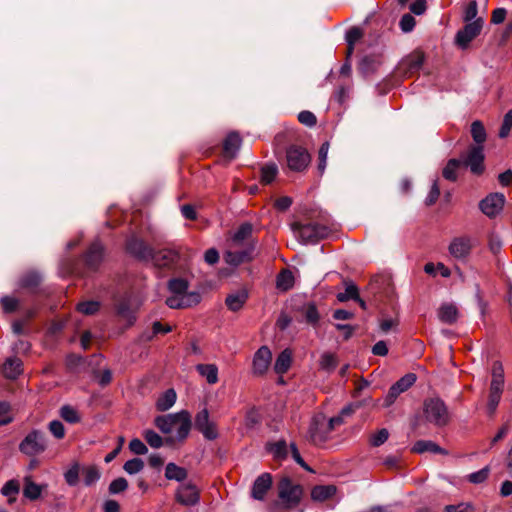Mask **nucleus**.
<instances>
[{"instance_id": "nucleus-1", "label": "nucleus", "mask_w": 512, "mask_h": 512, "mask_svg": "<svg viewBox=\"0 0 512 512\" xmlns=\"http://www.w3.org/2000/svg\"><path fill=\"white\" fill-rule=\"evenodd\" d=\"M291 228L305 244H316L327 238L331 233L329 227L314 221L308 223L294 222Z\"/></svg>"}, {"instance_id": "nucleus-2", "label": "nucleus", "mask_w": 512, "mask_h": 512, "mask_svg": "<svg viewBox=\"0 0 512 512\" xmlns=\"http://www.w3.org/2000/svg\"><path fill=\"white\" fill-rule=\"evenodd\" d=\"M423 414L428 423L436 427H444L450 421V413L445 402L439 397L425 399L423 403Z\"/></svg>"}, {"instance_id": "nucleus-3", "label": "nucleus", "mask_w": 512, "mask_h": 512, "mask_svg": "<svg viewBox=\"0 0 512 512\" xmlns=\"http://www.w3.org/2000/svg\"><path fill=\"white\" fill-rule=\"evenodd\" d=\"M48 447L47 434L44 431L33 429L20 442L19 451L32 457L42 454Z\"/></svg>"}, {"instance_id": "nucleus-4", "label": "nucleus", "mask_w": 512, "mask_h": 512, "mask_svg": "<svg viewBox=\"0 0 512 512\" xmlns=\"http://www.w3.org/2000/svg\"><path fill=\"white\" fill-rule=\"evenodd\" d=\"M278 497L284 503L286 508L296 507L300 504L303 495V487L300 484H294L288 477H282L278 484Z\"/></svg>"}, {"instance_id": "nucleus-5", "label": "nucleus", "mask_w": 512, "mask_h": 512, "mask_svg": "<svg viewBox=\"0 0 512 512\" xmlns=\"http://www.w3.org/2000/svg\"><path fill=\"white\" fill-rule=\"evenodd\" d=\"M484 22V18L479 17L471 23H465L455 35V45L461 50H467L470 47V43L481 34Z\"/></svg>"}, {"instance_id": "nucleus-6", "label": "nucleus", "mask_w": 512, "mask_h": 512, "mask_svg": "<svg viewBox=\"0 0 512 512\" xmlns=\"http://www.w3.org/2000/svg\"><path fill=\"white\" fill-rule=\"evenodd\" d=\"M286 159L291 170L301 172L308 167L311 157L305 148L291 145L287 148Z\"/></svg>"}, {"instance_id": "nucleus-7", "label": "nucleus", "mask_w": 512, "mask_h": 512, "mask_svg": "<svg viewBox=\"0 0 512 512\" xmlns=\"http://www.w3.org/2000/svg\"><path fill=\"white\" fill-rule=\"evenodd\" d=\"M484 160L483 145H471L461 162L463 166L470 168L472 174L481 175L485 170Z\"/></svg>"}, {"instance_id": "nucleus-8", "label": "nucleus", "mask_w": 512, "mask_h": 512, "mask_svg": "<svg viewBox=\"0 0 512 512\" xmlns=\"http://www.w3.org/2000/svg\"><path fill=\"white\" fill-rule=\"evenodd\" d=\"M175 500L183 506H195L200 501V490L192 481L182 483L175 491Z\"/></svg>"}, {"instance_id": "nucleus-9", "label": "nucleus", "mask_w": 512, "mask_h": 512, "mask_svg": "<svg viewBox=\"0 0 512 512\" xmlns=\"http://www.w3.org/2000/svg\"><path fill=\"white\" fill-rule=\"evenodd\" d=\"M424 60V53L416 50L400 61L397 66V72L403 77H411L413 74L419 72Z\"/></svg>"}, {"instance_id": "nucleus-10", "label": "nucleus", "mask_w": 512, "mask_h": 512, "mask_svg": "<svg viewBox=\"0 0 512 512\" xmlns=\"http://www.w3.org/2000/svg\"><path fill=\"white\" fill-rule=\"evenodd\" d=\"M417 380L414 373H407L396 381L390 388L384 399V407H390L397 399V397L407 391Z\"/></svg>"}, {"instance_id": "nucleus-11", "label": "nucleus", "mask_w": 512, "mask_h": 512, "mask_svg": "<svg viewBox=\"0 0 512 512\" xmlns=\"http://www.w3.org/2000/svg\"><path fill=\"white\" fill-rule=\"evenodd\" d=\"M126 250L140 261H149L153 248L137 236H131L126 241Z\"/></svg>"}, {"instance_id": "nucleus-12", "label": "nucleus", "mask_w": 512, "mask_h": 512, "mask_svg": "<svg viewBox=\"0 0 512 512\" xmlns=\"http://www.w3.org/2000/svg\"><path fill=\"white\" fill-rule=\"evenodd\" d=\"M505 203V196L502 193H491L479 202V209L489 218L495 217Z\"/></svg>"}, {"instance_id": "nucleus-13", "label": "nucleus", "mask_w": 512, "mask_h": 512, "mask_svg": "<svg viewBox=\"0 0 512 512\" xmlns=\"http://www.w3.org/2000/svg\"><path fill=\"white\" fill-rule=\"evenodd\" d=\"M201 294L198 291H192L183 296L173 294L167 297L165 303L169 308L172 309H184L196 306L201 302Z\"/></svg>"}, {"instance_id": "nucleus-14", "label": "nucleus", "mask_w": 512, "mask_h": 512, "mask_svg": "<svg viewBox=\"0 0 512 512\" xmlns=\"http://www.w3.org/2000/svg\"><path fill=\"white\" fill-rule=\"evenodd\" d=\"M331 433L327 426L325 417L323 415L315 416L309 427V439L315 445H320L326 442L328 435Z\"/></svg>"}, {"instance_id": "nucleus-15", "label": "nucleus", "mask_w": 512, "mask_h": 512, "mask_svg": "<svg viewBox=\"0 0 512 512\" xmlns=\"http://www.w3.org/2000/svg\"><path fill=\"white\" fill-rule=\"evenodd\" d=\"M179 253L173 249H161L155 251L153 249L150 261L160 268H172L179 261Z\"/></svg>"}, {"instance_id": "nucleus-16", "label": "nucleus", "mask_w": 512, "mask_h": 512, "mask_svg": "<svg viewBox=\"0 0 512 512\" xmlns=\"http://www.w3.org/2000/svg\"><path fill=\"white\" fill-rule=\"evenodd\" d=\"M104 257V247L98 241L93 242L85 252L83 260L90 271H96Z\"/></svg>"}, {"instance_id": "nucleus-17", "label": "nucleus", "mask_w": 512, "mask_h": 512, "mask_svg": "<svg viewBox=\"0 0 512 512\" xmlns=\"http://www.w3.org/2000/svg\"><path fill=\"white\" fill-rule=\"evenodd\" d=\"M114 310L118 317L127 321L128 327L132 326L136 321L129 296L124 295L115 298Z\"/></svg>"}, {"instance_id": "nucleus-18", "label": "nucleus", "mask_w": 512, "mask_h": 512, "mask_svg": "<svg viewBox=\"0 0 512 512\" xmlns=\"http://www.w3.org/2000/svg\"><path fill=\"white\" fill-rule=\"evenodd\" d=\"M272 360V353L267 346L260 347L253 357V373L261 376L266 373Z\"/></svg>"}, {"instance_id": "nucleus-19", "label": "nucleus", "mask_w": 512, "mask_h": 512, "mask_svg": "<svg viewBox=\"0 0 512 512\" xmlns=\"http://www.w3.org/2000/svg\"><path fill=\"white\" fill-rule=\"evenodd\" d=\"M381 54H369L361 58L358 63L357 71L364 78L375 73L382 64Z\"/></svg>"}, {"instance_id": "nucleus-20", "label": "nucleus", "mask_w": 512, "mask_h": 512, "mask_svg": "<svg viewBox=\"0 0 512 512\" xmlns=\"http://www.w3.org/2000/svg\"><path fill=\"white\" fill-rule=\"evenodd\" d=\"M272 487V476L270 473H262L253 482L251 496L255 500H264L266 493Z\"/></svg>"}, {"instance_id": "nucleus-21", "label": "nucleus", "mask_w": 512, "mask_h": 512, "mask_svg": "<svg viewBox=\"0 0 512 512\" xmlns=\"http://www.w3.org/2000/svg\"><path fill=\"white\" fill-rule=\"evenodd\" d=\"M176 435L178 438V443H183L192 428V420L191 415L187 410H181L177 412V420H176Z\"/></svg>"}, {"instance_id": "nucleus-22", "label": "nucleus", "mask_w": 512, "mask_h": 512, "mask_svg": "<svg viewBox=\"0 0 512 512\" xmlns=\"http://www.w3.org/2000/svg\"><path fill=\"white\" fill-rule=\"evenodd\" d=\"M241 137L237 132H230L223 141V156L229 160L236 157L241 145Z\"/></svg>"}, {"instance_id": "nucleus-23", "label": "nucleus", "mask_w": 512, "mask_h": 512, "mask_svg": "<svg viewBox=\"0 0 512 512\" xmlns=\"http://www.w3.org/2000/svg\"><path fill=\"white\" fill-rule=\"evenodd\" d=\"M299 312L308 325L313 328L318 327L321 317L315 302L309 301L304 303L299 309Z\"/></svg>"}, {"instance_id": "nucleus-24", "label": "nucleus", "mask_w": 512, "mask_h": 512, "mask_svg": "<svg viewBox=\"0 0 512 512\" xmlns=\"http://www.w3.org/2000/svg\"><path fill=\"white\" fill-rule=\"evenodd\" d=\"M254 248L250 247L241 251H227L224 254V260L227 264L232 266H239L242 263L252 260Z\"/></svg>"}, {"instance_id": "nucleus-25", "label": "nucleus", "mask_w": 512, "mask_h": 512, "mask_svg": "<svg viewBox=\"0 0 512 512\" xmlns=\"http://www.w3.org/2000/svg\"><path fill=\"white\" fill-rule=\"evenodd\" d=\"M470 250V241L468 238L464 237L455 238L449 246L450 254L456 258L466 257L470 253Z\"/></svg>"}, {"instance_id": "nucleus-26", "label": "nucleus", "mask_w": 512, "mask_h": 512, "mask_svg": "<svg viewBox=\"0 0 512 512\" xmlns=\"http://www.w3.org/2000/svg\"><path fill=\"white\" fill-rule=\"evenodd\" d=\"M413 453L422 454L430 452L433 454L446 455L447 451L431 440H418L411 448Z\"/></svg>"}, {"instance_id": "nucleus-27", "label": "nucleus", "mask_w": 512, "mask_h": 512, "mask_svg": "<svg viewBox=\"0 0 512 512\" xmlns=\"http://www.w3.org/2000/svg\"><path fill=\"white\" fill-rule=\"evenodd\" d=\"M177 412L169 413L166 415H159L154 419V425L163 433L171 434L174 427H176Z\"/></svg>"}, {"instance_id": "nucleus-28", "label": "nucleus", "mask_w": 512, "mask_h": 512, "mask_svg": "<svg viewBox=\"0 0 512 512\" xmlns=\"http://www.w3.org/2000/svg\"><path fill=\"white\" fill-rule=\"evenodd\" d=\"M337 492L335 485H316L311 490V498L316 502L331 499Z\"/></svg>"}, {"instance_id": "nucleus-29", "label": "nucleus", "mask_w": 512, "mask_h": 512, "mask_svg": "<svg viewBox=\"0 0 512 512\" xmlns=\"http://www.w3.org/2000/svg\"><path fill=\"white\" fill-rule=\"evenodd\" d=\"M42 282V276L36 271H29L25 273L19 281V285L23 289L34 293Z\"/></svg>"}, {"instance_id": "nucleus-30", "label": "nucleus", "mask_w": 512, "mask_h": 512, "mask_svg": "<svg viewBox=\"0 0 512 512\" xmlns=\"http://www.w3.org/2000/svg\"><path fill=\"white\" fill-rule=\"evenodd\" d=\"M22 361L17 357H9L3 364V374L8 379H16L22 373Z\"/></svg>"}, {"instance_id": "nucleus-31", "label": "nucleus", "mask_w": 512, "mask_h": 512, "mask_svg": "<svg viewBox=\"0 0 512 512\" xmlns=\"http://www.w3.org/2000/svg\"><path fill=\"white\" fill-rule=\"evenodd\" d=\"M438 317L441 322L452 325L458 319V309L454 304L444 303L438 309Z\"/></svg>"}, {"instance_id": "nucleus-32", "label": "nucleus", "mask_w": 512, "mask_h": 512, "mask_svg": "<svg viewBox=\"0 0 512 512\" xmlns=\"http://www.w3.org/2000/svg\"><path fill=\"white\" fill-rule=\"evenodd\" d=\"M165 478L167 480H174L177 482H184L188 477V471L186 468L178 466L174 462H169L165 466Z\"/></svg>"}, {"instance_id": "nucleus-33", "label": "nucleus", "mask_w": 512, "mask_h": 512, "mask_svg": "<svg viewBox=\"0 0 512 512\" xmlns=\"http://www.w3.org/2000/svg\"><path fill=\"white\" fill-rule=\"evenodd\" d=\"M295 278L291 270L282 269L276 276V288L282 292L291 290L294 286Z\"/></svg>"}, {"instance_id": "nucleus-34", "label": "nucleus", "mask_w": 512, "mask_h": 512, "mask_svg": "<svg viewBox=\"0 0 512 512\" xmlns=\"http://www.w3.org/2000/svg\"><path fill=\"white\" fill-rule=\"evenodd\" d=\"M266 450L277 460H285L288 457V446L284 439L276 442H268Z\"/></svg>"}, {"instance_id": "nucleus-35", "label": "nucleus", "mask_w": 512, "mask_h": 512, "mask_svg": "<svg viewBox=\"0 0 512 512\" xmlns=\"http://www.w3.org/2000/svg\"><path fill=\"white\" fill-rule=\"evenodd\" d=\"M177 395L174 389H167L156 401V409L160 412L169 410L176 402Z\"/></svg>"}, {"instance_id": "nucleus-36", "label": "nucleus", "mask_w": 512, "mask_h": 512, "mask_svg": "<svg viewBox=\"0 0 512 512\" xmlns=\"http://www.w3.org/2000/svg\"><path fill=\"white\" fill-rule=\"evenodd\" d=\"M247 299L248 293L246 291H239L237 293L229 294L226 297L225 304L229 310L237 312L243 307Z\"/></svg>"}, {"instance_id": "nucleus-37", "label": "nucleus", "mask_w": 512, "mask_h": 512, "mask_svg": "<svg viewBox=\"0 0 512 512\" xmlns=\"http://www.w3.org/2000/svg\"><path fill=\"white\" fill-rule=\"evenodd\" d=\"M42 485L35 483L30 477H25L23 495L31 501H35L40 498L42 493Z\"/></svg>"}, {"instance_id": "nucleus-38", "label": "nucleus", "mask_w": 512, "mask_h": 512, "mask_svg": "<svg viewBox=\"0 0 512 512\" xmlns=\"http://www.w3.org/2000/svg\"><path fill=\"white\" fill-rule=\"evenodd\" d=\"M292 361L291 351L288 349L283 350L276 358L274 370L278 374H284L290 368Z\"/></svg>"}, {"instance_id": "nucleus-39", "label": "nucleus", "mask_w": 512, "mask_h": 512, "mask_svg": "<svg viewBox=\"0 0 512 512\" xmlns=\"http://www.w3.org/2000/svg\"><path fill=\"white\" fill-rule=\"evenodd\" d=\"M197 372L206 378L209 384H215L218 381V368L215 364H198Z\"/></svg>"}, {"instance_id": "nucleus-40", "label": "nucleus", "mask_w": 512, "mask_h": 512, "mask_svg": "<svg viewBox=\"0 0 512 512\" xmlns=\"http://www.w3.org/2000/svg\"><path fill=\"white\" fill-rule=\"evenodd\" d=\"M462 166L460 159L451 158L442 170V175L446 180L455 182L457 180V170Z\"/></svg>"}, {"instance_id": "nucleus-41", "label": "nucleus", "mask_w": 512, "mask_h": 512, "mask_svg": "<svg viewBox=\"0 0 512 512\" xmlns=\"http://www.w3.org/2000/svg\"><path fill=\"white\" fill-rule=\"evenodd\" d=\"M81 473L83 475V481L86 486L95 484L101 477L100 470L95 465L81 468Z\"/></svg>"}, {"instance_id": "nucleus-42", "label": "nucleus", "mask_w": 512, "mask_h": 512, "mask_svg": "<svg viewBox=\"0 0 512 512\" xmlns=\"http://www.w3.org/2000/svg\"><path fill=\"white\" fill-rule=\"evenodd\" d=\"M189 288V282L186 279L183 278H172L168 281V289L171 293L176 295H185L188 294L187 292Z\"/></svg>"}, {"instance_id": "nucleus-43", "label": "nucleus", "mask_w": 512, "mask_h": 512, "mask_svg": "<svg viewBox=\"0 0 512 512\" xmlns=\"http://www.w3.org/2000/svg\"><path fill=\"white\" fill-rule=\"evenodd\" d=\"M471 136L475 141L476 145H483L486 141L487 135L483 123L479 120L472 122L471 124Z\"/></svg>"}, {"instance_id": "nucleus-44", "label": "nucleus", "mask_w": 512, "mask_h": 512, "mask_svg": "<svg viewBox=\"0 0 512 512\" xmlns=\"http://www.w3.org/2000/svg\"><path fill=\"white\" fill-rule=\"evenodd\" d=\"M19 491H20V484L15 479H11V480L7 481L1 488V493L4 496L9 497L8 501L10 504L16 500V496L18 495Z\"/></svg>"}, {"instance_id": "nucleus-45", "label": "nucleus", "mask_w": 512, "mask_h": 512, "mask_svg": "<svg viewBox=\"0 0 512 512\" xmlns=\"http://www.w3.org/2000/svg\"><path fill=\"white\" fill-rule=\"evenodd\" d=\"M172 330H173V328L169 324H162L160 321H155L152 324V333L151 334L144 333L142 335V338L144 339V341L149 342V341H152V339L156 335L167 334V333L171 332Z\"/></svg>"}, {"instance_id": "nucleus-46", "label": "nucleus", "mask_w": 512, "mask_h": 512, "mask_svg": "<svg viewBox=\"0 0 512 512\" xmlns=\"http://www.w3.org/2000/svg\"><path fill=\"white\" fill-rule=\"evenodd\" d=\"M80 472V464L78 462L73 463L71 467L64 473V479L66 483L71 487L78 485Z\"/></svg>"}, {"instance_id": "nucleus-47", "label": "nucleus", "mask_w": 512, "mask_h": 512, "mask_svg": "<svg viewBox=\"0 0 512 512\" xmlns=\"http://www.w3.org/2000/svg\"><path fill=\"white\" fill-rule=\"evenodd\" d=\"M143 437L147 444L154 449H159L164 446V439L152 429L145 430Z\"/></svg>"}, {"instance_id": "nucleus-48", "label": "nucleus", "mask_w": 512, "mask_h": 512, "mask_svg": "<svg viewBox=\"0 0 512 512\" xmlns=\"http://www.w3.org/2000/svg\"><path fill=\"white\" fill-rule=\"evenodd\" d=\"M253 232V225L249 222L242 223L233 236V241L240 244L242 241L248 239Z\"/></svg>"}, {"instance_id": "nucleus-49", "label": "nucleus", "mask_w": 512, "mask_h": 512, "mask_svg": "<svg viewBox=\"0 0 512 512\" xmlns=\"http://www.w3.org/2000/svg\"><path fill=\"white\" fill-rule=\"evenodd\" d=\"M358 294H359L358 287L353 282H349L346 284L345 291L337 294V300L339 302L355 300L356 298H358Z\"/></svg>"}, {"instance_id": "nucleus-50", "label": "nucleus", "mask_w": 512, "mask_h": 512, "mask_svg": "<svg viewBox=\"0 0 512 512\" xmlns=\"http://www.w3.org/2000/svg\"><path fill=\"white\" fill-rule=\"evenodd\" d=\"M338 365V359L335 354L330 352H325L322 354L320 359V367L321 369L331 372L334 371Z\"/></svg>"}, {"instance_id": "nucleus-51", "label": "nucleus", "mask_w": 512, "mask_h": 512, "mask_svg": "<svg viewBox=\"0 0 512 512\" xmlns=\"http://www.w3.org/2000/svg\"><path fill=\"white\" fill-rule=\"evenodd\" d=\"M60 416L70 424H76L81 420L77 410L70 405H64L61 407Z\"/></svg>"}, {"instance_id": "nucleus-52", "label": "nucleus", "mask_w": 512, "mask_h": 512, "mask_svg": "<svg viewBox=\"0 0 512 512\" xmlns=\"http://www.w3.org/2000/svg\"><path fill=\"white\" fill-rule=\"evenodd\" d=\"M478 14V4L476 0H471L466 7L464 8L462 20L465 23H471L475 19H477Z\"/></svg>"}, {"instance_id": "nucleus-53", "label": "nucleus", "mask_w": 512, "mask_h": 512, "mask_svg": "<svg viewBox=\"0 0 512 512\" xmlns=\"http://www.w3.org/2000/svg\"><path fill=\"white\" fill-rule=\"evenodd\" d=\"M277 173L278 169L275 164L265 165L261 169V183L265 185L272 183Z\"/></svg>"}, {"instance_id": "nucleus-54", "label": "nucleus", "mask_w": 512, "mask_h": 512, "mask_svg": "<svg viewBox=\"0 0 512 512\" xmlns=\"http://www.w3.org/2000/svg\"><path fill=\"white\" fill-rule=\"evenodd\" d=\"M144 465V461L141 458H133L125 462L123 469L126 473L134 475L142 471Z\"/></svg>"}, {"instance_id": "nucleus-55", "label": "nucleus", "mask_w": 512, "mask_h": 512, "mask_svg": "<svg viewBox=\"0 0 512 512\" xmlns=\"http://www.w3.org/2000/svg\"><path fill=\"white\" fill-rule=\"evenodd\" d=\"M100 309L98 301L90 300L78 303L77 310L85 315H94Z\"/></svg>"}, {"instance_id": "nucleus-56", "label": "nucleus", "mask_w": 512, "mask_h": 512, "mask_svg": "<svg viewBox=\"0 0 512 512\" xmlns=\"http://www.w3.org/2000/svg\"><path fill=\"white\" fill-rule=\"evenodd\" d=\"M127 488L128 481L124 477H119L109 484L108 491L111 495H115L124 492Z\"/></svg>"}, {"instance_id": "nucleus-57", "label": "nucleus", "mask_w": 512, "mask_h": 512, "mask_svg": "<svg viewBox=\"0 0 512 512\" xmlns=\"http://www.w3.org/2000/svg\"><path fill=\"white\" fill-rule=\"evenodd\" d=\"M416 25V20L414 16L410 13L404 14L400 21H399V27L403 33H410L413 31Z\"/></svg>"}, {"instance_id": "nucleus-58", "label": "nucleus", "mask_w": 512, "mask_h": 512, "mask_svg": "<svg viewBox=\"0 0 512 512\" xmlns=\"http://www.w3.org/2000/svg\"><path fill=\"white\" fill-rule=\"evenodd\" d=\"M490 473L489 466H485L484 468L480 469L479 471L473 472L467 476V479L470 483L473 484H481L488 478Z\"/></svg>"}, {"instance_id": "nucleus-59", "label": "nucleus", "mask_w": 512, "mask_h": 512, "mask_svg": "<svg viewBox=\"0 0 512 512\" xmlns=\"http://www.w3.org/2000/svg\"><path fill=\"white\" fill-rule=\"evenodd\" d=\"M0 304L4 313L11 314L18 309L19 301L16 298L4 296L0 299Z\"/></svg>"}, {"instance_id": "nucleus-60", "label": "nucleus", "mask_w": 512, "mask_h": 512, "mask_svg": "<svg viewBox=\"0 0 512 512\" xmlns=\"http://www.w3.org/2000/svg\"><path fill=\"white\" fill-rule=\"evenodd\" d=\"M502 393L489 391L487 412L489 416H493L501 400Z\"/></svg>"}, {"instance_id": "nucleus-61", "label": "nucleus", "mask_w": 512, "mask_h": 512, "mask_svg": "<svg viewBox=\"0 0 512 512\" xmlns=\"http://www.w3.org/2000/svg\"><path fill=\"white\" fill-rule=\"evenodd\" d=\"M388 437H389L388 430L386 428H382L371 436L370 444L373 447H379L388 440Z\"/></svg>"}, {"instance_id": "nucleus-62", "label": "nucleus", "mask_w": 512, "mask_h": 512, "mask_svg": "<svg viewBox=\"0 0 512 512\" xmlns=\"http://www.w3.org/2000/svg\"><path fill=\"white\" fill-rule=\"evenodd\" d=\"M474 506L469 502H461L456 505H446L443 512H474Z\"/></svg>"}, {"instance_id": "nucleus-63", "label": "nucleus", "mask_w": 512, "mask_h": 512, "mask_svg": "<svg viewBox=\"0 0 512 512\" xmlns=\"http://www.w3.org/2000/svg\"><path fill=\"white\" fill-rule=\"evenodd\" d=\"M512 128V110H509L503 118L502 125L499 130V137L505 138L508 136L510 130Z\"/></svg>"}, {"instance_id": "nucleus-64", "label": "nucleus", "mask_w": 512, "mask_h": 512, "mask_svg": "<svg viewBox=\"0 0 512 512\" xmlns=\"http://www.w3.org/2000/svg\"><path fill=\"white\" fill-rule=\"evenodd\" d=\"M129 449L136 455H145L148 452L147 446L138 438H133L129 442Z\"/></svg>"}]
</instances>
